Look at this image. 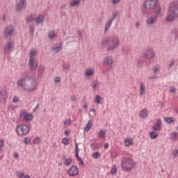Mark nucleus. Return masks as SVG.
I'll use <instances>...</instances> for the list:
<instances>
[{
    "mask_svg": "<svg viewBox=\"0 0 178 178\" xmlns=\"http://www.w3.org/2000/svg\"><path fill=\"white\" fill-rule=\"evenodd\" d=\"M17 87H22L25 91L33 92L37 90V80L24 72L22 77L17 80Z\"/></svg>",
    "mask_w": 178,
    "mask_h": 178,
    "instance_id": "nucleus-1",
    "label": "nucleus"
},
{
    "mask_svg": "<svg viewBox=\"0 0 178 178\" xmlns=\"http://www.w3.org/2000/svg\"><path fill=\"white\" fill-rule=\"evenodd\" d=\"M120 45V39L118 35L106 37L102 41V47L106 48L108 51H115Z\"/></svg>",
    "mask_w": 178,
    "mask_h": 178,
    "instance_id": "nucleus-2",
    "label": "nucleus"
},
{
    "mask_svg": "<svg viewBox=\"0 0 178 178\" xmlns=\"http://www.w3.org/2000/svg\"><path fill=\"white\" fill-rule=\"evenodd\" d=\"M158 0H145L142 7V13L144 15H149L158 8Z\"/></svg>",
    "mask_w": 178,
    "mask_h": 178,
    "instance_id": "nucleus-3",
    "label": "nucleus"
},
{
    "mask_svg": "<svg viewBox=\"0 0 178 178\" xmlns=\"http://www.w3.org/2000/svg\"><path fill=\"white\" fill-rule=\"evenodd\" d=\"M178 17V5L174 4L170 6L167 12L166 22H175V19Z\"/></svg>",
    "mask_w": 178,
    "mask_h": 178,
    "instance_id": "nucleus-4",
    "label": "nucleus"
},
{
    "mask_svg": "<svg viewBox=\"0 0 178 178\" xmlns=\"http://www.w3.org/2000/svg\"><path fill=\"white\" fill-rule=\"evenodd\" d=\"M134 166V161L130 158L124 159L121 163V168L125 172H130Z\"/></svg>",
    "mask_w": 178,
    "mask_h": 178,
    "instance_id": "nucleus-5",
    "label": "nucleus"
},
{
    "mask_svg": "<svg viewBox=\"0 0 178 178\" xmlns=\"http://www.w3.org/2000/svg\"><path fill=\"white\" fill-rule=\"evenodd\" d=\"M29 131H30V128L27 124H22L17 126L16 133L17 136L24 137V136H27L29 134Z\"/></svg>",
    "mask_w": 178,
    "mask_h": 178,
    "instance_id": "nucleus-6",
    "label": "nucleus"
},
{
    "mask_svg": "<svg viewBox=\"0 0 178 178\" xmlns=\"http://www.w3.org/2000/svg\"><path fill=\"white\" fill-rule=\"evenodd\" d=\"M155 57V53L152 49H147L143 53V58L147 60H152Z\"/></svg>",
    "mask_w": 178,
    "mask_h": 178,
    "instance_id": "nucleus-7",
    "label": "nucleus"
},
{
    "mask_svg": "<svg viewBox=\"0 0 178 178\" xmlns=\"http://www.w3.org/2000/svg\"><path fill=\"white\" fill-rule=\"evenodd\" d=\"M19 116L23 118L25 122L33 120V114H29L27 110H22L19 113Z\"/></svg>",
    "mask_w": 178,
    "mask_h": 178,
    "instance_id": "nucleus-8",
    "label": "nucleus"
},
{
    "mask_svg": "<svg viewBox=\"0 0 178 178\" xmlns=\"http://www.w3.org/2000/svg\"><path fill=\"white\" fill-rule=\"evenodd\" d=\"M29 69H31V70H36L38 66V61H37V60L33 57H29Z\"/></svg>",
    "mask_w": 178,
    "mask_h": 178,
    "instance_id": "nucleus-9",
    "label": "nucleus"
},
{
    "mask_svg": "<svg viewBox=\"0 0 178 178\" xmlns=\"http://www.w3.org/2000/svg\"><path fill=\"white\" fill-rule=\"evenodd\" d=\"M13 48H15V43L13 42H9L8 43L4 45V54H10V52L13 51Z\"/></svg>",
    "mask_w": 178,
    "mask_h": 178,
    "instance_id": "nucleus-10",
    "label": "nucleus"
},
{
    "mask_svg": "<svg viewBox=\"0 0 178 178\" xmlns=\"http://www.w3.org/2000/svg\"><path fill=\"white\" fill-rule=\"evenodd\" d=\"M68 175L69 176H71V177L77 176L79 175V168H77L75 165H72L71 168L68 170Z\"/></svg>",
    "mask_w": 178,
    "mask_h": 178,
    "instance_id": "nucleus-11",
    "label": "nucleus"
},
{
    "mask_svg": "<svg viewBox=\"0 0 178 178\" xmlns=\"http://www.w3.org/2000/svg\"><path fill=\"white\" fill-rule=\"evenodd\" d=\"M26 5H27V0H20L15 6L17 12H22L23 8H26Z\"/></svg>",
    "mask_w": 178,
    "mask_h": 178,
    "instance_id": "nucleus-12",
    "label": "nucleus"
},
{
    "mask_svg": "<svg viewBox=\"0 0 178 178\" xmlns=\"http://www.w3.org/2000/svg\"><path fill=\"white\" fill-rule=\"evenodd\" d=\"M14 31H15V29H13V26L11 25H9L4 29L3 34L6 37H8V36L11 37Z\"/></svg>",
    "mask_w": 178,
    "mask_h": 178,
    "instance_id": "nucleus-13",
    "label": "nucleus"
},
{
    "mask_svg": "<svg viewBox=\"0 0 178 178\" xmlns=\"http://www.w3.org/2000/svg\"><path fill=\"white\" fill-rule=\"evenodd\" d=\"M152 129L156 132L161 131V129H162V120H161V118L158 119L156 124L153 125Z\"/></svg>",
    "mask_w": 178,
    "mask_h": 178,
    "instance_id": "nucleus-14",
    "label": "nucleus"
},
{
    "mask_svg": "<svg viewBox=\"0 0 178 178\" xmlns=\"http://www.w3.org/2000/svg\"><path fill=\"white\" fill-rule=\"evenodd\" d=\"M6 98H8V95L6 90H0V102L3 104L6 102Z\"/></svg>",
    "mask_w": 178,
    "mask_h": 178,
    "instance_id": "nucleus-15",
    "label": "nucleus"
},
{
    "mask_svg": "<svg viewBox=\"0 0 178 178\" xmlns=\"http://www.w3.org/2000/svg\"><path fill=\"white\" fill-rule=\"evenodd\" d=\"M44 20H45V17L43 15H37L35 18V23L38 26V24H42V23H44Z\"/></svg>",
    "mask_w": 178,
    "mask_h": 178,
    "instance_id": "nucleus-16",
    "label": "nucleus"
},
{
    "mask_svg": "<svg viewBox=\"0 0 178 178\" xmlns=\"http://www.w3.org/2000/svg\"><path fill=\"white\" fill-rule=\"evenodd\" d=\"M157 20L158 17H156V15L152 16L147 19V24H155Z\"/></svg>",
    "mask_w": 178,
    "mask_h": 178,
    "instance_id": "nucleus-17",
    "label": "nucleus"
},
{
    "mask_svg": "<svg viewBox=\"0 0 178 178\" xmlns=\"http://www.w3.org/2000/svg\"><path fill=\"white\" fill-rule=\"evenodd\" d=\"M62 160L64 161V165L65 166H70V163H72V158L69 157L66 159V156L63 154L62 156Z\"/></svg>",
    "mask_w": 178,
    "mask_h": 178,
    "instance_id": "nucleus-18",
    "label": "nucleus"
},
{
    "mask_svg": "<svg viewBox=\"0 0 178 178\" xmlns=\"http://www.w3.org/2000/svg\"><path fill=\"white\" fill-rule=\"evenodd\" d=\"M52 51L55 54H58V52L62 51V43L54 44L52 47Z\"/></svg>",
    "mask_w": 178,
    "mask_h": 178,
    "instance_id": "nucleus-19",
    "label": "nucleus"
},
{
    "mask_svg": "<svg viewBox=\"0 0 178 178\" xmlns=\"http://www.w3.org/2000/svg\"><path fill=\"white\" fill-rule=\"evenodd\" d=\"M104 65H107V66H112L113 65V59L112 56H107L104 58Z\"/></svg>",
    "mask_w": 178,
    "mask_h": 178,
    "instance_id": "nucleus-20",
    "label": "nucleus"
},
{
    "mask_svg": "<svg viewBox=\"0 0 178 178\" xmlns=\"http://www.w3.org/2000/svg\"><path fill=\"white\" fill-rule=\"evenodd\" d=\"M139 116L142 119H145L148 116V110L147 109H143L140 111Z\"/></svg>",
    "mask_w": 178,
    "mask_h": 178,
    "instance_id": "nucleus-21",
    "label": "nucleus"
},
{
    "mask_svg": "<svg viewBox=\"0 0 178 178\" xmlns=\"http://www.w3.org/2000/svg\"><path fill=\"white\" fill-rule=\"evenodd\" d=\"M113 22V21H112V19H109L107 21V22L105 24V29H104L105 33H106V31H108V30L111 29V26H112Z\"/></svg>",
    "mask_w": 178,
    "mask_h": 178,
    "instance_id": "nucleus-22",
    "label": "nucleus"
},
{
    "mask_svg": "<svg viewBox=\"0 0 178 178\" xmlns=\"http://www.w3.org/2000/svg\"><path fill=\"white\" fill-rule=\"evenodd\" d=\"M145 94V85L141 82L140 83V95H144Z\"/></svg>",
    "mask_w": 178,
    "mask_h": 178,
    "instance_id": "nucleus-23",
    "label": "nucleus"
},
{
    "mask_svg": "<svg viewBox=\"0 0 178 178\" xmlns=\"http://www.w3.org/2000/svg\"><path fill=\"white\" fill-rule=\"evenodd\" d=\"M164 122H166V123H168V124H170L172 123H175V119L173 117H166V118H164Z\"/></svg>",
    "mask_w": 178,
    "mask_h": 178,
    "instance_id": "nucleus-24",
    "label": "nucleus"
},
{
    "mask_svg": "<svg viewBox=\"0 0 178 178\" xmlns=\"http://www.w3.org/2000/svg\"><path fill=\"white\" fill-rule=\"evenodd\" d=\"M45 72V66L44 65H39L38 74V76H42V74Z\"/></svg>",
    "mask_w": 178,
    "mask_h": 178,
    "instance_id": "nucleus-25",
    "label": "nucleus"
},
{
    "mask_svg": "<svg viewBox=\"0 0 178 178\" xmlns=\"http://www.w3.org/2000/svg\"><path fill=\"white\" fill-rule=\"evenodd\" d=\"M79 144L78 143H76L75 144V156L76 158L78 159V161H81V157L79 156Z\"/></svg>",
    "mask_w": 178,
    "mask_h": 178,
    "instance_id": "nucleus-26",
    "label": "nucleus"
},
{
    "mask_svg": "<svg viewBox=\"0 0 178 178\" xmlns=\"http://www.w3.org/2000/svg\"><path fill=\"white\" fill-rule=\"evenodd\" d=\"M81 3V0H72V2L70 3V6H79Z\"/></svg>",
    "mask_w": 178,
    "mask_h": 178,
    "instance_id": "nucleus-27",
    "label": "nucleus"
},
{
    "mask_svg": "<svg viewBox=\"0 0 178 178\" xmlns=\"http://www.w3.org/2000/svg\"><path fill=\"white\" fill-rule=\"evenodd\" d=\"M132 143H133V140L130 138H127L124 140L125 147H130Z\"/></svg>",
    "mask_w": 178,
    "mask_h": 178,
    "instance_id": "nucleus-28",
    "label": "nucleus"
},
{
    "mask_svg": "<svg viewBox=\"0 0 178 178\" xmlns=\"http://www.w3.org/2000/svg\"><path fill=\"white\" fill-rule=\"evenodd\" d=\"M92 127V122H91V120H89L84 130L85 131H90Z\"/></svg>",
    "mask_w": 178,
    "mask_h": 178,
    "instance_id": "nucleus-29",
    "label": "nucleus"
},
{
    "mask_svg": "<svg viewBox=\"0 0 178 178\" xmlns=\"http://www.w3.org/2000/svg\"><path fill=\"white\" fill-rule=\"evenodd\" d=\"M34 22V16L33 15H29L26 17V23H33Z\"/></svg>",
    "mask_w": 178,
    "mask_h": 178,
    "instance_id": "nucleus-30",
    "label": "nucleus"
},
{
    "mask_svg": "<svg viewBox=\"0 0 178 178\" xmlns=\"http://www.w3.org/2000/svg\"><path fill=\"white\" fill-rule=\"evenodd\" d=\"M35 30L34 25L31 24L29 26V34L31 37L34 35V31Z\"/></svg>",
    "mask_w": 178,
    "mask_h": 178,
    "instance_id": "nucleus-31",
    "label": "nucleus"
},
{
    "mask_svg": "<svg viewBox=\"0 0 178 178\" xmlns=\"http://www.w3.org/2000/svg\"><path fill=\"white\" fill-rule=\"evenodd\" d=\"M158 136H159V134H156V133H155V131H152L149 134V137H150V138H152V140H155V138H156L158 137Z\"/></svg>",
    "mask_w": 178,
    "mask_h": 178,
    "instance_id": "nucleus-32",
    "label": "nucleus"
},
{
    "mask_svg": "<svg viewBox=\"0 0 178 178\" xmlns=\"http://www.w3.org/2000/svg\"><path fill=\"white\" fill-rule=\"evenodd\" d=\"M70 70V63H67L63 65V70H67V72H69Z\"/></svg>",
    "mask_w": 178,
    "mask_h": 178,
    "instance_id": "nucleus-33",
    "label": "nucleus"
},
{
    "mask_svg": "<svg viewBox=\"0 0 178 178\" xmlns=\"http://www.w3.org/2000/svg\"><path fill=\"white\" fill-rule=\"evenodd\" d=\"M30 58H33V59H35V55H37V51L34 50L33 49H31L30 53Z\"/></svg>",
    "mask_w": 178,
    "mask_h": 178,
    "instance_id": "nucleus-34",
    "label": "nucleus"
},
{
    "mask_svg": "<svg viewBox=\"0 0 178 178\" xmlns=\"http://www.w3.org/2000/svg\"><path fill=\"white\" fill-rule=\"evenodd\" d=\"M22 143L25 144V145H28V144H30L31 143V138H24L22 140Z\"/></svg>",
    "mask_w": 178,
    "mask_h": 178,
    "instance_id": "nucleus-35",
    "label": "nucleus"
},
{
    "mask_svg": "<svg viewBox=\"0 0 178 178\" xmlns=\"http://www.w3.org/2000/svg\"><path fill=\"white\" fill-rule=\"evenodd\" d=\"M92 75H94V70H88L86 72V76H87V77H90V76Z\"/></svg>",
    "mask_w": 178,
    "mask_h": 178,
    "instance_id": "nucleus-36",
    "label": "nucleus"
},
{
    "mask_svg": "<svg viewBox=\"0 0 178 178\" xmlns=\"http://www.w3.org/2000/svg\"><path fill=\"white\" fill-rule=\"evenodd\" d=\"M118 15H119V11L116 10V11L113 12V16L110 19H111L113 22V20H115L116 19V17H118Z\"/></svg>",
    "mask_w": 178,
    "mask_h": 178,
    "instance_id": "nucleus-37",
    "label": "nucleus"
},
{
    "mask_svg": "<svg viewBox=\"0 0 178 178\" xmlns=\"http://www.w3.org/2000/svg\"><path fill=\"white\" fill-rule=\"evenodd\" d=\"M159 69H160L159 65H154L152 67L153 73H154V74H156L157 72H159Z\"/></svg>",
    "mask_w": 178,
    "mask_h": 178,
    "instance_id": "nucleus-38",
    "label": "nucleus"
},
{
    "mask_svg": "<svg viewBox=\"0 0 178 178\" xmlns=\"http://www.w3.org/2000/svg\"><path fill=\"white\" fill-rule=\"evenodd\" d=\"M105 134H106V133H105V131L100 130L98 133V136L100 138H105Z\"/></svg>",
    "mask_w": 178,
    "mask_h": 178,
    "instance_id": "nucleus-39",
    "label": "nucleus"
},
{
    "mask_svg": "<svg viewBox=\"0 0 178 178\" xmlns=\"http://www.w3.org/2000/svg\"><path fill=\"white\" fill-rule=\"evenodd\" d=\"M101 156V153L99 152H96L92 154V157L95 159H98Z\"/></svg>",
    "mask_w": 178,
    "mask_h": 178,
    "instance_id": "nucleus-40",
    "label": "nucleus"
},
{
    "mask_svg": "<svg viewBox=\"0 0 178 178\" xmlns=\"http://www.w3.org/2000/svg\"><path fill=\"white\" fill-rule=\"evenodd\" d=\"M62 143L64 144V145H69V138H63Z\"/></svg>",
    "mask_w": 178,
    "mask_h": 178,
    "instance_id": "nucleus-41",
    "label": "nucleus"
},
{
    "mask_svg": "<svg viewBox=\"0 0 178 178\" xmlns=\"http://www.w3.org/2000/svg\"><path fill=\"white\" fill-rule=\"evenodd\" d=\"M48 36H49V40H54V38L55 37V33H54L52 31L49 32Z\"/></svg>",
    "mask_w": 178,
    "mask_h": 178,
    "instance_id": "nucleus-42",
    "label": "nucleus"
},
{
    "mask_svg": "<svg viewBox=\"0 0 178 178\" xmlns=\"http://www.w3.org/2000/svg\"><path fill=\"white\" fill-rule=\"evenodd\" d=\"M95 101L96 104H101V96H99V95H97Z\"/></svg>",
    "mask_w": 178,
    "mask_h": 178,
    "instance_id": "nucleus-43",
    "label": "nucleus"
},
{
    "mask_svg": "<svg viewBox=\"0 0 178 178\" xmlns=\"http://www.w3.org/2000/svg\"><path fill=\"white\" fill-rule=\"evenodd\" d=\"M111 175H116V173H118V168L116 167H113L112 169H111Z\"/></svg>",
    "mask_w": 178,
    "mask_h": 178,
    "instance_id": "nucleus-44",
    "label": "nucleus"
},
{
    "mask_svg": "<svg viewBox=\"0 0 178 178\" xmlns=\"http://www.w3.org/2000/svg\"><path fill=\"white\" fill-rule=\"evenodd\" d=\"M143 63H144V60H138V61H137V65H138V67H141L143 66Z\"/></svg>",
    "mask_w": 178,
    "mask_h": 178,
    "instance_id": "nucleus-45",
    "label": "nucleus"
},
{
    "mask_svg": "<svg viewBox=\"0 0 178 178\" xmlns=\"http://www.w3.org/2000/svg\"><path fill=\"white\" fill-rule=\"evenodd\" d=\"M177 29L175 28L171 31V34H172V35H177Z\"/></svg>",
    "mask_w": 178,
    "mask_h": 178,
    "instance_id": "nucleus-46",
    "label": "nucleus"
},
{
    "mask_svg": "<svg viewBox=\"0 0 178 178\" xmlns=\"http://www.w3.org/2000/svg\"><path fill=\"white\" fill-rule=\"evenodd\" d=\"M98 87H99V83H98V82H96L92 85L93 90H97V88H98Z\"/></svg>",
    "mask_w": 178,
    "mask_h": 178,
    "instance_id": "nucleus-47",
    "label": "nucleus"
},
{
    "mask_svg": "<svg viewBox=\"0 0 178 178\" xmlns=\"http://www.w3.org/2000/svg\"><path fill=\"white\" fill-rule=\"evenodd\" d=\"M129 54V49L122 47V55H127Z\"/></svg>",
    "mask_w": 178,
    "mask_h": 178,
    "instance_id": "nucleus-48",
    "label": "nucleus"
},
{
    "mask_svg": "<svg viewBox=\"0 0 178 178\" xmlns=\"http://www.w3.org/2000/svg\"><path fill=\"white\" fill-rule=\"evenodd\" d=\"M5 147V140L3 139L0 140V148Z\"/></svg>",
    "mask_w": 178,
    "mask_h": 178,
    "instance_id": "nucleus-49",
    "label": "nucleus"
},
{
    "mask_svg": "<svg viewBox=\"0 0 178 178\" xmlns=\"http://www.w3.org/2000/svg\"><path fill=\"white\" fill-rule=\"evenodd\" d=\"M40 137H37L35 139L33 140V144H40Z\"/></svg>",
    "mask_w": 178,
    "mask_h": 178,
    "instance_id": "nucleus-50",
    "label": "nucleus"
},
{
    "mask_svg": "<svg viewBox=\"0 0 178 178\" xmlns=\"http://www.w3.org/2000/svg\"><path fill=\"white\" fill-rule=\"evenodd\" d=\"M170 92H172V94H175L176 93V88H175L174 86H171L170 89Z\"/></svg>",
    "mask_w": 178,
    "mask_h": 178,
    "instance_id": "nucleus-51",
    "label": "nucleus"
},
{
    "mask_svg": "<svg viewBox=\"0 0 178 178\" xmlns=\"http://www.w3.org/2000/svg\"><path fill=\"white\" fill-rule=\"evenodd\" d=\"M161 7H159L157 10H155L154 12L156 15H161Z\"/></svg>",
    "mask_w": 178,
    "mask_h": 178,
    "instance_id": "nucleus-52",
    "label": "nucleus"
},
{
    "mask_svg": "<svg viewBox=\"0 0 178 178\" xmlns=\"http://www.w3.org/2000/svg\"><path fill=\"white\" fill-rule=\"evenodd\" d=\"M173 65H175V60L172 59V60L170 61V63H169V69H172Z\"/></svg>",
    "mask_w": 178,
    "mask_h": 178,
    "instance_id": "nucleus-53",
    "label": "nucleus"
},
{
    "mask_svg": "<svg viewBox=\"0 0 178 178\" xmlns=\"http://www.w3.org/2000/svg\"><path fill=\"white\" fill-rule=\"evenodd\" d=\"M69 124H70V120L68 119L64 122V126L66 127L67 126H69Z\"/></svg>",
    "mask_w": 178,
    "mask_h": 178,
    "instance_id": "nucleus-54",
    "label": "nucleus"
},
{
    "mask_svg": "<svg viewBox=\"0 0 178 178\" xmlns=\"http://www.w3.org/2000/svg\"><path fill=\"white\" fill-rule=\"evenodd\" d=\"M172 154L173 156H177L178 149L172 150Z\"/></svg>",
    "mask_w": 178,
    "mask_h": 178,
    "instance_id": "nucleus-55",
    "label": "nucleus"
},
{
    "mask_svg": "<svg viewBox=\"0 0 178 178\" xmlns=\"http://www.w3.org/2000/svg\"><path fill=\"white\" fill-rule=\"evenodd\" d=\"M120 2V0H111V3L113 5H116V3H119Z\"/></svg>",
    "mask_w": 178,
    "mask_h": 178,
    "instance_id": "nucleus-56",
    "label": "nucleus"
},
{
    "mask_svg": "<svg viewBox=\"0 0 178 178\" xmlns=\"http://www.w3.org/2000/svg\"><path fill=\"white\" fill-rule=\"evenodd\" d=\"M71 101L72 102H75V101H77V97H76V95H73L72 97H71Z\"/></svg>",
    "mask_w": 178,
    "mask_h": 178,
    "instance_id": "nucleus-57",
    "label": "nucleus"
},
{
    "mask_svg": "<svg viewBox=\"0 0 178 178\" xmlns=\"http://www.w3.org/2000/svg\"><path fill=\"white\" fill-rule=\"evenodd\" d=\"M118 156V153L114 152L111 153V158H116Z\"/></svg>",
    "mask_w": 178,
    "mask_h": 178,
    "instance_id": "nucleus-58",
    "label": "nucleus"
},
{
    "mask_svg": "<svg viewBox=\"0 0 178 178\" xmlns=\"http://www.w3.org/2000/svg\"><path fill=\"white\" fill-rule=\"evenodd\" d=\"M60 77L57 76L55 78V83H60Z\"/></svg>",
    "mask_w": 178,
    "mask_h": 178,
    "instance_id": "nucleus-59",
    "label": "nucleus"
},
{
    "mask_svg": "<svg viewBox=\"0 0 178 178\" xmlns=\"http://www.w3.org/2000/svg\"><path fill=\"white\" fill-rule=\"evenodd\" d=\"M79 37H83V31H78L77 32Z\"/></svg>",
    "mask_w": 178,
    "mask_h": 178,
    "instance_id": "nucleus-60",
    "label": "nucleus"
},
{
    "mask_svg": "<svg viewBox=\"0 0 178 178\" xmlns=\"http://www.w3.org/2000/svg\"><path fill=\"white\" fill-rule=\"evenodd\" d=\"M156 79H158V76H149V80H155Z\"/></svg>",
    "mask_w": 178,
    "mask_h": 178,
    "instance_id": "nucleus-61",
    "label": "nucleus"
},
{
    "mask_svg": "<svg viewBox=\"0 0 178 178\" xmlns=\"http://www.w3.org/2000/svg\"><path fill=\"white\" fill-rule=\"evenodd\" d=\"M13 102L16 103V102H19V97H14L13 98Z\"/></svg>",
    "mask_w": 178,
    "mask_h": 178,
    "instance_id": "nucleus-62",
    "label": "nucleus"
},
{
    "mask_svg": "<svg viewBox=\"0 0 178 178\" xmlns=\"http://www.w3.org/2000/svg\"><path fill=\"white\" fill-rule=\"evenodd\" d=\"M65 136H69V134H70V130H66L65 131Z\"/></svg>",
    "mask_w": 178,
    "mask_h": 178,
    "instance_id": "nucleus-63",
    "label": "nucleus"
},
{
    "mask_svg": "<svg viewBox=\"0 0 178 178\" xmlns=\"http://www.w3.org/2000/svg\"><path fill=\"white\" fill-rule=\"evenodd\" d=\"M104 149H106V148H109V144L105 143L104 146Z\"/></svg>",
    "mask_w": 178,
    "mask_h": 178,
    "instance_id": "nucleus-64",
    "label": "nucleus"
}]
</instances>
